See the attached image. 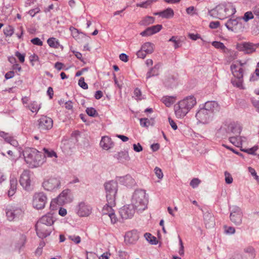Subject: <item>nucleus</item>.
<instances>
[{"label":"nucleus","instance_id":"nucleus-27","mask_svg":"<svg viewBox=\"0 0 259 259\" xmlns=\"http://www.w3.org/2000/svg\"><path fill=\"white\" fill-rule=\"evenodd\" d=\"M155 14L159 15L162 18L168 19L173 17L174 12L171 8H167L163 11L157 12Z\"/></svg>","mask_w":259,"mask_h":259},{"label":"nucleus","instance_id":"nucleus-61","mask_svg":"<svg viewBox=\"0 0 259 259\" xmlns=\"http://www.w3.org/2000/svg\"><path fill=\"white\" fill-rule=\"evenodd\" d=\"M146 54H147V53H145L144 51H143L142 50V49H141V50H139L137 53V56L139 58H142V59H144L146 57Z\"/></svg>","mask_w":259,"mask_h":259},{"label":"nucleus","instance_id":"nucleus-17","mask_svg":"<svg viewBox=\"0 0 259 259\" xmlns=\"http://www.w3.org/2000/svg\"><path fill=\"white\" fill-rule=\"evenodd\" d=\"M116 180L120 184L127 187H133L136 184L135 179L130 175L117 177Z\"/></svg>","mask_w":259,"mask_h":259},{"label":"nucleus","instance_id":"nucleus-45","mask_svg":"<svg viewBox=\"0 0 259 259\" xmlns=\"http://www.w3.org/2000/svg\"><path fill=\"white\" fill-rule=\"evenodd\" d=\"M140 125L142 127H148L150 125H151V122L149 119L148 118H141L140 120Z\"/></svg>","mask_w":259,"mask_h":259},{"label":"nucleus","instance_id":"nucleus-58","mask_svg":"<svg viewBox=\"0 0 259 259\" xmlns=\"http://www.w3.org/2000/svg\"><path fill=\"white\" fill-rule=\"evenodd\" d=\"M15 56L19 59V61L21 63H23L25 61V55L21 54L19 52H16Z\"/></svg>","mask_w":259,"mask_h":259},{"label":"nucleus","instance_id":"nucleus-28","mask_svg":"<svg viewBox=\"0 0 259 259\" xmlns=\"http://www.w3.org/2000/svg\"><path fill=\"white\" fill-rule=\"evenodd\" d=\"M245 138L238 137V135L232 136L229 138V141L236 146L239 147L242 145V142L244 141Z\"/></svg>","mask_w":259,"mask_h":259},{"label":"nucleus","instance_id":"nucleus-11","mask_svg":"<svg viewBox=\"0 0 259 259\" xmlns=\"http://www.w3.org/2000/svg\"><path fill=\"white\" fill-rule=\"evenodd\" d=\"M211 114L203 107L200 109L196 114V117L199 123L202 124L208 123L211 118Z\"/></svg>","mask_w":259,"mask_h":259},{"label":"nucleus","instance_id":"nucleus-50","mask_svg":"<svg viewBox=\"0 0 259 259\" xmlns=\"http://www.w3.org/2000/svg\"><path fill=\"white\" fill-rule=\"evenodd\" d=\"M257 147L256 146H254L251 148L249 149H241V150L242 151L245 152L247 153L250 154H254L255 152L257 150Z\"/></svg>","mask_w":259,"mask_h":259},{"label":"nucleus","instance_id":"nucleus-59","mask_svg":"<svg viewBox=\"0 0 259 259\" xmlns=\"http://www.w3.org/2000/svg\"><path fill=\"white\" fill-rule=\"evenodd\" d=\"M133 149L137 152H140L143 150V147L140 143L134 144L133 145Z\"/></svg>","mask_w":259,"mask_h":259},{"label":"nucleus","instance_id":"nucleus-47","mask_svg":"<svg viewBox=\"0 0 259 259\" xmlns=\"http://www.w3.org/2000/svg\"><path fill=\"white\" fill-rule=\"evenodd\" d=\"M200 182V180L198 178H194L191 181L190 185L193 188H195L198 187Z\"/></svg>","mask_w":259,"mask_h":259},{"label":"nucleus","instance_id":"nucleus-21","mask_svg":"<svg viewBox=\"0 0 259 259\" xmlns=\"http://www.w3.org/2000/svg\"><path fill=\"white\" fill-rule=\"evenodd\" d=\"M226 131L228 134L239 135L241 132L240 126L234 122H230L227 126Z\"/></svg>","mask_w":259,"mask_h":259},{"label":"nucleus","instance_id":"nucleus-15","mask_svg":"<svg viewBox=\"0 0 259 259\" xmlns=\"http://www.w3.org/2000/svg\"><path fill=\"white\" fill-rule=\"evenodd\" d=\"M245 64V63H242L240 61H237L231 66L232 72L236 78H243V69L241 67Z\"/></svg>","mask_w":259,"mask_h":259},{"label":"nucleus","instance_id":"nucleus-32","mask_svg":"<svg viewBox=\"0 0 259 259\" xmlns=\"http://www.w3.org/2000/svg\"><path fill=\"white\" fill-rule=\"evenodd\" d=\"M154 22V18L151 16H147L144 18L139 23L141 25H148L153 23Z\"/></svg>","mask_w":259,"mask_h":259},{"label":"nucleus","instance_id":"nucleus-54","mask_svg":"<svg viewBox=\"0 0 259 259\" xmlns=\"http://www.w3.org/2000/svg\"><path fill=\"white\" fill-rule=\"evenodd\" d=\"M154 171L156 176L158 179H161L163 178V175L160 168L158 167H156L154 169Z\"/></svg>","mask_w":259,"mask_h":259},{"label":"nucleus","instance_id":"nucleus-6","mask_svg":"<svg viewBox=\"0 0 259 259\" xmlns=\"http://www.w3.org/2000/svg\"><path fill=\"white\" fill-rule=\"evenodd\" d=\"M61 186L60 179L58 177L47 178L42 183L43 188L49 192H56L60 188Z\"/></svg>","mask_w":259,"mask_h":259},{"label":"nucleus","instance_id":"nucleus-37","mask_svg":"<svg viewBox=\"0 0 259 259\" xmlns=\"http://www.w3.org/2000/svg\"><path fill=\"white\" fill-rule=\"evenodd\" d=\"M144 236L146 239L152 244H156L157 243V240L156 237L152 236L151 234L146 233L145 234Z\"/></svg>","mask_w":259,"mask_h":259},{"label":"nucleus","instance_id":"nucleus-18","mask_svg":"<svg viewBox=\"0 0 259 259\" xmlns=\"http://www.w3.org/2000/svg\"><path fill=\"white\" fill-rule=\"evenodd\" d=\"M238 49L246 54H251L255 51L256 45L251 42H243L238 47Z\"/></svg>","mask_w":259,"mask_h":259},{"label":"nucleus","instance_id":"nucleus-4","mask_svg":"<svg viewBox=\"0 0 259 259\" xmlns=\"http://www.w3.org/2000/svg\"><path fill=\"white\" fill-rule=\"evenodd\" d=\"M131 204L136 209L138 212H141L147 208L148 203V195L146 191L137 189L133 194Z\"/></svg>","mask_w":259,"mask_h":259},{"label":"nucleus","instance_id":"nucleus-12","mask_svg":"<svg viewBox=\"0 0 259 259\" xmlns=\"http://www.w3.org/2000/svg\"><path fill=\"white\" fill-rule=\"evenodd\" d=\"M20 185L26 190L30 188L31 184V172L28 170H24L20 178Z\"/></svg>","mask_w":259,"mask_h":259},{"label":"nucleus","instance_id":"nucleus-40","mask_svg":"<svg viewBox=\"0 0 259 259\" xmlns=\"http://www.w3.org/2000/svg\"><path fill=\"white\" fill-rule=\"evenodd\" d=\"M47 42L51 47L55 48H57L59 45L58 42L56 40V38L54 37L49 38Z\"/></svg>","mask_w":259,"mask_h":259},{"label":"nucleus","instance_id":"nucleus-2","mask_svg":"<svg viewBox=\"0 0 259 259\" xmlns=\"http://www.w3.org/2000/svg\"><path fill=\"white\" fill-rule=\"evenodd\" d=\"M54 223V220L51 214L42 216L35 225L37 235L40 238L49 236L53 230L52 226Z\"/></svg>","mask_w":259,"mask_h":259},{"label":"nucleus","instance_id":"nucleus-22","mask_svg":"<svg viewBox=\"0 0 259 259\" xmlns=\"http://www.w3.org/2000/svg\"><path fill=\"white\" fill-rule=\"evenodd\" d=\"M204 224L207 228H211L215 225L213 215L209 212H206L203 214Z\"/></svg>","mask_w":259,"mask_h":259},{"label":"nucleus","instance_id":"nucleus-24","mask_svg":"<svg viewBox=\"0 0 259 259\" xmlns=\"http://www.w3.org/2000/svg\"><path fill=\"white\" fill-rule=\"evenodd\" d=\"M100 145L103 149L108 150L113 147L114 144L110 138L104 136L102 138Z\"/></svg>","mask_w":259,"mask_h":259},{"label":"nucleus","instance_id":"nucleus-41","mask_svg":"<svg viewBox=\"0 0 259 259\" xmlns=\"http://www.w3.org/2000/svg\"><path fill=\"white\" fill-rule=\"evenodd\" d=\"M212 45L216 49H219L222 50H225L226 47L223 43L220 41H214L212 42Z\"/></svg>","mask_w":259,"mask_h":259},{"label":"nucleus","instance_id":"nucleus-39","mask_svg":"<svg viewBox=\"0 0 259 259\" xmlns=\"http://www.w3.org/2000/svg\"><path fill=\"white\" fill-rule=\"evenodd\" d=\"M14 29L12 26L9 25L4 29V33L6 36H11L14 33Z\"/></svg>","mask_w":259,"mask_h":259},{"label":"nucleus","instance_id":"nucleus-56","mask_svg":"<svg viewBox=\"0 0 259 259\" xmlns=\"http://www.w3.org/2000/svg\"><path fill=\"white\" fill-rule=\"evenodd\" d=\"M153 33V34H155L158 32H159L162 28V26L161 25L157 24L154 26H152L150 27Z\"/></svg>","mask_w":259,"mask_h":259},{"label":"nucleus","instance_id":"nucleus-63","mask_svg":"<svg viewBox=\"0 0 259 259\" xmlns=\"http://www.w3.org/2000/svg\"><path fill=\"white\" fill-rule=\"evenodd\" d=\"M220 25V22L219 21H215V22H211L209 23V27L212 29H215L217 28Z\"/></svg>","mask_w":259,"mask_h":259},{"label":"nucleus","instance_id":"nucleus-3","mask_svg":"<svg viewBox=\"0 0 259 259\" xmlns=\"http://www.w3.org/2000/svg\"><path fill=\"white\" fill-rule=\"evenodd\" d=\"M25 161L31 168L38 167L45 162V157L37 150L26 148L23 151Z\"/></svg>","mask_w":259,"mask_h":259},{"label":"nucleus","instance_id":"nucleus-38","mask_svg":"<svg viewBox=\"0 0 259 259\" xmlns=\"http://www.w3.org/2000/svg\"><path fill=\"white\" fill-rule=\"evenodd\" d=\"M254 15L252 11H248L244 13L242 19L244 22H247L249 20L253 19L254 18Z\"/></svg>","mask_w":259,"mask_h":259},{"label":"nucleus","instance_id":"nucleus-48","mask_svg":"<svg viewBox=\"0 0 259 259\" xmlns=\"http://www.w3.org/2000/svg\"><path fill=\"white\" fill-rule=\"evenodd\" d=\"M140 34L142 36H149L153 34L152 29L150 27L146 28L144 31L141 32Z\"/></svg>","mask_w":259,"mask_h":259},{"label":"nucleus","instance_id":"nucleus-16","mask_svg":"<svg viewBox=\"0 0 259 259\" xmlns=\"http://www.w3.org/2000/svg\"><path fill=\"white\" fill-rule=\"evenodd\" d=\"M53 121L52 118L46 116H42L38 120V128L40 130H48L53 127Z\"/></svg>","mask_w":259,"mask_h":259},{"label":"nucleus","instance_id":"nucleus-60","mask_svg":"<svg viewBox=\"0 0 259 259\" xmlns=\"http://www.w3.org/2000/svg\"><path fill=\"white\" fill-rule=\"evenodd\" d=\"M225 232L227 234H233L235 232V229L234 227H226L225 229Z\"/></svg>","mask_w":259,"mask_h":259},{"label":"nucleus","instance_id":"nucleus-10","mask_svg":"<svg viewBox=\"0 0 259 259\" xmlns=\"http://www.w3.org/2000/svg\"><path fill=\"white\" fill-rule=\"evenodd\" d=\"M92 210V207L83 201L79 202L76 207V213L81 217L89 216L91 213Z\"/></svg>","mask_w":259,"mask_h":259},{"label":"nucleus","instance_id":"nucleus-51","mask_svg":"<svg viewBox=\"0 0 259 259\" xmlns=\"http://www.w3.org/2000/svg\"><path fill=\"white\" fill-rule=\"evenodd\" d=\"M68 238L76 244H78L81 241L80 237L79 236L70 235Z\"/></svg>","mask_w":259,"mask_h":259},{"label":"nucleus","instance_id":"nucleus-26","mask_svg":"<svg viewBox=\"0 0 259 259\" xmlns=\"http://www.w3.org/2000/svg\"><path fill=\"white\" fill-rule=\"evenodd\" d=\"M17 180L16 178L12 177L10 179V188L8 191L9 196H12L15 193L17 189Z\"/></svg>","mask_w":259,"mask_h":259},{"label":"nucleus","instance_id":"nucleus-35","mask_svg":"<svg viewBox=\"0 0 259 259\" xmlns=\"http://www.w3.org/2000/svg\"><path fill=\"white\" fill-rule=\"evenodd\" d=\"M29 109L32 112H37L40 108V104L36 101H33L30 103L28 106Z\"/></svg>","mask_w":259,"mask_h":259},{"label":"nucleus","instance_id":"nucleus-64","mask_svg":"<svg viewBox=\"0 0 259 259\" xmlns=\"http://www.w3.org/2000/svg\"><path fill=\"white\" fill-rule=\"evenodd\" d=\"M244 251L247 253H250L254 255V249L252 246H248L244 248Z\"/></svg>","mask_w":259,"mask_h":259},{"label":"nucleus","instance_id":"nucleus-42","mask_svg":"<svg viewBox=\"0 0 259 259\" xmlns=\"http://www.w3.org/2000/svg\"><path fill=\"white\" fill-rule=\"evenodd\" d=\"M26 236L24 234L21 235L20 236L19 242L18 243L17 247L19 248H20L22 247H23L26 242Z\"/></svg>","mask_w":259,"mask_h":259},{"label":"nucleus","instance_id":"nucleus-33","mask_svg":"<svg viewBox=\"0 0 259 259\" xmlns=\"http://www.w3.org/2000/svg\"><path fill=\"white\" fill-rule=\"evenodd\" d=\"M43 151H44V155H43V156L45 158L46 157L50 158L54 157L55 158H57V155L56 153L53 150L44 148Z\"/></svg>","mask_w":259,"mask_h":259},{"label":"nucleus","instance_id":"nucleus-9","mask_svg":"<svg viewBox=\"0 0 259 259\" xmlns=\"http://www.w3.org/2000/svg\"><path fill=\"white\" fill-rule=\"evenodd\" d=\"M6 216L10 221H16L21 217L23 214L22 209L17 206H11L6 209Z\"/></svg>","mask_w":259,"mask_h":259},{"label":"nucleus","instance_id":"nucleus-34","mask_svg":"<svg viewBox=\"0 0 259 259\" xmlns=\"http://www.w3.org/2000/svg\"><path fill=\"white\" fill-rule=\"evenodd\" d=\"M175 98L173 97L165 96L163 97L161 100L162 102L167 106H170L174 102Z\"/></svg>","mask_w":259,"mask_h":259},{"label":"nucleus","instance_id":"nucleus-44","mask_svg":"<svg viewBox=\"0 0 259 259\" xmlns=\"http://www.w3.org/2000/svg\"><path fill=\"white\" fill-rule=\"evenodd\" d=\"M86 112L90 116L95 117L98 115L97 111L93 107L87 108L86 109Z\"/></svg>","mask_w":259,"mask_h":259},{"label":"nucleus","instance_id":"nucleus-57","mask_svg":"<svg viewBox=\"0 0 259 259\" xmlns=\"http://www.w3.org/2000/svg\"><path fill=\"white\" fill-rule=\"evenodd\" d=\"M31 42L35 45L41 46L42 45V41L38 37H35L31 40Z\"/></svg>","mask_w":259,"mask_h":259},{"label":"nucleus","instance_id":"nucleus-23","mask_svg":"<svg viewBox=\"0 0 259 259\" xmlns=\"http://www.w3.org/2000/svg\"><path fill=\"white\" fill-rule=\"evenodd\" d=\"M139 234L136 230H132L127 232L125 236V240L130 243H133L139 239Z\"/></svg>","mask_w":259,"mask_h":259},{"label":"nucleus","instance_id":"nucleus-5","mask_svg":"<svg viewBox=\"0 0 259 259\" xmlns=\"http://www.w3.org/2000/svg\"><path fill=\"white\" fill-rule=\"evenodd\" d=\"M196 104V100L194 96H189L180 101L175 106L176 116L179 118L184 117Z\"/></svg>","mask_w":259,"mask_h":259},{"label":"nucleus","instance_id":"nucleus-25","mask_svg":"<svg viewBox=\"0 0 259 259\" xmlns=\"http://www.w3.org/2000/svg\"><path fill=\"white\" fill-rule=\"evenodd\" d=\"M161 66L160 63H157L153 68H151L146 74L147 79L150 78L151 76L158 75Z\"/></svg>","mask_w":259,"mask_h":259},{"label":"nucleus","instance_id":"nucleus-31","mask_svg":"<svg viewBox=\"0 0 259 259\" xmlns=\"http://www.w3.org/2000/svg\"><path fill=\"white\" fill-rule=\"evenodd\" d=\"M238 23V22L237 19H229L225 25L229 30L232 31H235L236 29V26L237 25Z\"/></svg>","mask_w":259,"mask_h":259},{"label":"nucleus","instance_id":"nucleus-13","mask_svg":"<svg viewBox=\"0 0 259 259\" xmlns=\"http://www.w3.org/2000/svg\"><path fill=\"white\" fill-rule=\"evenodd\" d=\"M136 209L131 204L124 205L120 209L119 213L122 219H127L132 218Z\"/></svg>","mask_w":259,"mask_h":259},{"label":"nucleus","instance_id":"nucleus-46","mask_svg":"<svg viewBox=\"0 0 259 259\" xmlns=\"http://www.w3.org/2000/svg\"><path fill=\"white\" fill-rule=\"evenodd\" d=\"M153 2V0H148L146 2L138 3L136 4L137 7H139L144 8H147L149 6H150L152 3Z\"/></svg>","mask_w":259,"mask_h":259},{"label":"nucleus","instance_id":"nucleus-53","mask_svg":"<svg viewBox=\"0 0 259 259\" xmlns=\"http://www.w3.org/2000/svg\"><path fill=\"white\" fill-rule=\"evenodd\" d=\"M78 85L83 89H88V84L84 82V78L81 77L78 81Z\"/></svg>","mask_w":259,"mask_h":259},{"label":"nucleus","instance_id":"nucleus-62","mask_svg":"<svg viewBox=\"0 0 259 259\" xmlns=\"http://www.w3.org/2000/svg\"><path fill=\"white\" fill-rule=\"evenodd\" d=\"M87 259H97V255L95 253L90 252H88L87 254Z\"/></svg>","mask_w":259,"mask_h":259},{"label":"nucleus","instance_id":"nucleus-20","mask_svg":"<svg viewBox=\"0 0 259 259\" xmlns=\"http://www.w3.org/2000/svg\"><path fill=\"white\" fill-rule=\"evenodd\" d=\"M203 107L206 111H209L211 115L212 113L219 112L220 109V107L218 103L213 101L206 102Z\"/></svg>","mask_w":259,"mask_h":259},{"label":"nucleus","instance_id":"nucleus-30","mask_svg":"<svg viewBox=\"0 0 259 259\" xmlns=\"http://www.w3.org/2000/svg\"><path fill=\"white\" fill-rule=\"evenodd\" d=\"M154 45L153 44L147 42L144 44L142 46V50L147 54H151L154 51Z\"/></svg>","mask_w":259,"mask_h":259},{"label":"nucleus","instance_id":"nucleus-14","mask_svg":"<svg viewBox=\"0 0 259 259\" xmlns=\"http://www.w3.org/2000/svg\"><path fill=\"white\" fill-rule=\"evenodd\" d=\"M224 6H218L209 12L210 16L223 20L227 18Z\"/></svg>","mask_w":259,"mask_h":259},{"label":"nucleus","instance_id":"nucleus-52","mask_svg":"<svg viewBox=\"0 0 259 259\" xmlns=\"http://www.w3.org/2000/svg\"><path fill=\"white\" fill-rule=\"evenodd\" d=\"M6 141L14 147H17L18 145V142L15 139H14V138L10 136L8 137V138Z\"/></svg>","mask_w":259,"mask_h":259},{"label":"nucleus","instance_id":"nucleus-55","mask_svg":"<svg viewBox=\"0 0 259 259\" xmlns=\"http://www.w3.org/2000/svg\"><path fill=\"white\" fill-rule=\"evenodd\" d=\"M179 244H180V249L179 250V253L180 255H183L184 254V247L183 244L182 240L181 238L179 236Z\"/></svg>","mask_w":259,"mask_h":259},{"label":"nucleus","instance_id":"nucleus-36","mask_svg":"<svg viewBox=\"0 0 259 259\" xmlns=\"http://www.w3.org/2000/svg\"><path fill=\"white\" fill-rule=\"evenodd\" d=\"M118 159L120 160H124L128 161L130 159L128 153L127 151H121L118 153Z\"/></svg>","mask_w":259,"mask_h":259},{"label":"nucleus","instance_id":"nucleus-49","mask_svg":"<svg viewBox=\"0 0 259 259\" xmlns=\"http://www.w3.org/2000/svg\"><path fill=\"white\" fill-rule=\"evenodd\" d=\"M225 182L227 184H230L233 182V178L230 173L227 171H225Z\"/></svg>","mask_w":259,"mask_h":259},{"label":"nucleus","instance_id":"nucleus-29","mask_svg":"<svg viewBox=\"0 0 259 259\" xmlns=\"http://www.w3.org/2000/svg\"><path fill=\"white\" fill-rule=\"evenodd\" d=\"M224 7L226 9L225 13L227 17L234 15L236 13L235 7L232 4L228 3L224 6Z\"/></svg>","mask_w":259,"mask_h":259},{"label":"nucleus","instance_id":"nucleus-43","mask_svg":"<svg viewBox=\"0 0 259 259\" xmlns=\"http://www.w3.org/2000/svg\"><path fill=\"white\" fill-rule=\"evenodd\" d=\"M242 78H243L232 79L231 82L234 85H235L238 88H242V83H243V79Z\"/></svg>","mask_w":259,"mask_h":259},{"label":"nucleus","instance_id":"nucleus-7","mask_svg":"<svg viewBox=\"0 0 259 259\" xmlns=\"http://www.w3.org/2000/svg\"><path fill=\"white\" fill-rule=\"evenodd\" d=\"M230 219L231 221L237 226L242 224L243 212L241 208L236 205H233L230 208Z\"/></svg>","mask_w":259,"mask_h":259},{"label":"nucleus","instance_id":"nucleus-1","mask_svg":"<svg viewBox=\"0 0 259 259\" xmlns=\"http://www.w3.org/2000/svg\"><path fill=\"white\" fill-rule=\"evenodd\" d=\"M107 203L104 206L102 210V220L110 219L111 224H115L118 221L112 208L115 205V196L117 192L118 185L115 181H111L104 185Z\"/></svg>","mask_w":259,"mask_h":259},{"label":"nucleus","instance_id":"nucleus-19","mask_svg":"<svg viewBox=\"0 0 259 259\" xmlns=\"http://www.w3.org/2000/svg\"><path fill=\"white\" fill-rule=\"evenodd\" d=\"M69 192L68 189L63 190L56 199V203L59 205H63L70 202Z\"/></svg>","mask_w":259,"mask_h":259},{"label":"nucleus","instance_id":"nucleus-8","mask_svg":"<svg viewBox=\"0 0 259 259\" xmlns=\"http://www.w3.org/2000/svg\"><path fill=\"white\" fill-rule=\"evenodd\" d=\"M47 196L44 192L34 193L33 196L32 205L37 209H43L47 202Z\"/></svg>","mask_w":259,"mask_h":259}]
</instances>
